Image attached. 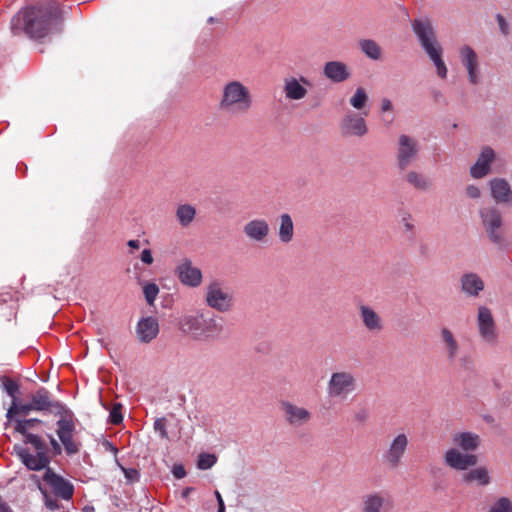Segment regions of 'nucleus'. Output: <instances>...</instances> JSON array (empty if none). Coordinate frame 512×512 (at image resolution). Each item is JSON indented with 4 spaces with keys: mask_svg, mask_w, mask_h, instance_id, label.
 <instances>
[{
    "mask_svg": "<svg viewBox=\"0 0 512 512\" xmlns=\"http://www.w3.org/2000/svg\"><path fill=\"white\" fill-rule=\"evenodd\" d=\"M0 388L9 398L5 416H28L40 413L52 416H72L69 407L43 386L27 385L20 378L0 376Z\"/></svg>",
    "mask_w": 512,
    "mask_h": 512,
    "instance_id": "f257e3e1",
    "label": "nucleus"
},
{
    "mask_svg": "<svg viewBox=\"0 0 512 512\" xmlns=\"http://www.w3.org/2000/svg\"><path fill=\"white\" fill-rule=\"evenodd\" d=\"M62 20V10L56 1L46 5L32 6L19 11L11 19L14 35L25 33L31 39H41L48 35L51 26Z\"/></svg>",
    "mask_w": 512,
    "mask_h": 512,
    "instance_id": "f03ea898",
    "label": "nucleus"
},
{
    "mask_svg": "<svg viewBox=\"0 0 512 512\" xmlns=\"http://www.w3.org/2000/svg\"><path fill=\"white\" fill-rule=\"evenodd\" d=\"M38 418H8L6 427L11 426L17 432L24 436V443L30 444L35 454L31 453L28 448L15 446L14 450L21 462L29 470H42L46 468L50 462V453L44 441L33 431L40 424Z\"/></svg>",
    "mask_w": 512,
    "mask_h": 512,
    "instance_id": "7ed1b4c3",
    "label": "nucleus"
},
{
    "mask_svg": "<svg viewBox=\"0 0 512 512\" xmlns=\"http://www.w3.org/2000/svg\"><path fill=\"white\" fill-rule=\"evenodd\" d=\"M253 105V97L249 88L239 80L226 82L218 100V110L231 117L249 113Z\"/></svg>",
    "mask_w": 512,
    "mask_h": 512,
    "instance_id": "20e7f679",
    "label": "nucleus"
},
{
    "mask_svg": "<svg viewBox=\"0 0 512 512\" xmlns=\"http://www.w3.org/2000/svg\"><path fill=\"white\" fill-rule=\"evenodd\" d=\"M180 330L197 340L215 338L222 326L215 318H205L203 314L185 315L179 321Z\"/></svg>",
    "mask_w": 512,
    "mask_h": 512,
    "instance_id": "39448f33",
    "label": "nucleus"
},
{
    "mask_svg": "<svg viewBox=\"0 0 512 512\" xmlns=\"http://www.w3.org/2000/svg\"><path fill=\"white\" fill-rule=\"evenodd\" d=\"M358 387L355 374L348 370H338L331 373L326 385L329 398L346 400Z\"/></svg>",
    "mask_w": 512,
    "mask_h": 512,
    "instance_id": "423d86ee",
    "label": "nucleus"
},
{
    "mask_svg": "<svg viewBox=\"0 0 512 512\" xmlns=\"http://www.w3.org/2000/svg\"><path fill=\"white\" fill-rule=\"evenodd\" d=\"M206 304L218 311L228 312L233 307L234 299L228 288H225L219 280L211 281L205 289Z\"/></svg>",
    "mask_w": 512,
    "mask_h": 512,
    "instance_id": "0eeeda50",
    "label": "nucleus"
},
{
    "mask_svg": "<svg viewBox=\"0 0 512 512\" xmlns=\"http://www.w3.org/2000/svg\"><path fill=\"white\" fill-rule=\"evenodd\" d=\"M394 507L395 501L390 494L376 491L363 497L361 512H392Z\"/></svg>",
    "mask_w": 512,
    "mask_h": 512,
    "instance_id": "6e6552de",
    "label": "nucleus"
},
{
    "mask_svg": "<svg viewBox=\"0 0 512 512\" xmlns=\"http://www.w3.org/2000/svg\"><path fill=\"white\" fill-rule=\"evenodd\" d=\"M419 145L416 139L400 135L397 151V165L401 171H405L418 158Z\"/></svg>",
    "mask_w": 512,
    "mask_h": 512,
    "instance_id": "1a4fd4ad",
    "label": "nucleus"
},
{
    "mask_svg": "<svg viewBox=\"0 0 512 512\" xmlns=\"http://www.w3.org/2000/svg\"><path fill=\"white\" fill-rule=\"evenodd\" d=\"M480 216L484 229L489 239L494 243H501L502 235V216L499 210L493 207L483 208L480 210Z\"/></svg>",
    "mask_w": 512,
    "mask_h": 512,
    "instance_id": "9d476101",
    "label": "nucleus"
},
{
    "mask_svg": "<svg viewBox=\"0 0 512 512\" xmlns=\"http://www.w3.org/2000/svg\"><path fill=\"white\" fill-rule=\"evenodd\" d=\"M412 29L426 53L440 46L436 40L435 32L429 19H414L412 21Z\"/></svg>",
    "mask_w": 512,
    "mask_h": 512,
    "instance_id": "9b49d317",
    "label": "nucleus"
},
{
    "mask_svg": "<svg viewBox=\"0 0 512 512\" xmlns=\"http://www.w3.org/2000/svg\"><path fill=\"white\" fill-rule=\"evenodd\" d=\"M359 318L366 331L372 334H379L385 328V322L372 306L360 303L357 306Z\"/></svg>",
    "mask_w": 512,
    "mask_h": 512,
    "instance_id": "f8f14e48",
    "label": "nucleus"
},
{
    "mask_svg": "<svg viewBox=\"0 0 512 512\" xmlns=\"http://www.w3.org/2000/svg\"><path fill=\"white\" fill-rule=\"evenodd\" d=\"M175 272L179 281L185 286L196 288L202 283V271L195 267L189 259L182 260L176 267Z\"/></svg>",
    "mask_w": 512,
    "mask_h": 512,
    "instance_id": "ddd939ff",
    "label": "nucleus"
},
{
    "mask_svg": "<svg viewBox=\"0 0 512 512\" xmlns=\"http://www.w3.org/2000/svg\"><path fill=\"white\" fill-rule=\"evenodd\" d=\"M310 82L304 76L300 78L286 77L283 81V93L285 98L290 101H298L304 99L308 90L306 86H309Z\"/></svg>",
    "mask_w": 512,
    "mask_h": 512,
    "instance_id": "4468645a",
    "label": "nucleus"
},
{
    "mask_svg": "<svg viewBox=\"0 0 512 512\" xmlns=\"http://www.w3.org/2000/svg\"><path fill=\"white\" fill-rule=\"evenodd\" d=\"M445 463L456 470L465 471L476 465L478 458L474 454L463 453L457 448H450L444 455Z\"/></svg>",
    "mask_w": 512,
    "mask_h": 512,
    "instance_id": "2eb2a0df",
    "label": "nucleus"
},
{
    "mask_svg": "<svg viewBox=\"0 0 512 512\" xmlns=\"http://www.w3.org/2000/svg\"><path fill=\"white\" fill-rule=\"evenodd\" d=\"M245 236L254 242H265L270 234V226L265 219L256 218L248 221L244 227Z\"/></svg>",
    "mask_w": 512,
    "mask_h": 512,
    "instance_id": "dca6fc26",
    "label": "nucleus"
},
{
    "mask_svg": "<svg viewBox=\"0 0 512 512\" xmlns=\"http://www.w3.org/2000/svg\"><path fill=\"white\" fill-rule=\"evenodd\" d=\"M74 424L71 419L62 418L58 422L57 434L61 440L67 454H76L79 450V444L74 440Z\"/></svg>",
    "mask_w": 512,
    "mask_h": 512,
    "instance_id": "f3484780",
    "label": "nucleus"
},
{
    "mask_svg": "<svg viewBox=\"0 0 512 512\" xmlns=\"http://www.w3.org/2000/svg\"><path fill=\"white\" fill-rule=\"evenodd\" d=\"M340 128L344 136L361 137L367 133V126L364 118L355 113L347 114L342 119Z\"/></svg>",
    "mask_w": 512,
    "mask_h": 512,
    "instance_id": "a211bd4d",
    "label": "nucleus"
},
{
    "mask_svg": "<svg viewBox=\"0 0 512 512\" xmlns=\"http://www.w3.org/2000/svg\"><path fill=\"white\" fill-rule=\"evenodd\" d=\"M478 328L485 341L493 342L495 340V323L491 311L487 307H480L478 310Z\"/></svg>",
    "mask_w": 512,
    "mask_h": 512,
    "instance_id": "6ab92c4d",
    "label": "nucleus"
},
{
    "mask_svg": "<svg viewBox=\"0 0 512 512\" xmlns=\"http://www.w3.org/2000/svg\"><path fill=\"white\" fill-rule=\"evenodd\" d=\"M43 479L52 488L54 493L61 498L68 500L72 497L73 486L50 469L45 472Z\"/></svg>",
    "mask_w": 512,
    "mask_h": 512,
    "instance_id": "aec40b11",
    "label": "nucleus"
},
{
    "mask_svg": "<svg viewBox=\"0 0 512 512\" xmlns=\"http://www.w3.org/2000/svg\"><path fill=\"white\" fill-rule=\"evenodd\" d=\"M137 337L142 343H150L159 333V324L154 317L141 319L136 328Z\"/></svg>",
    "mask_w": 512,
    "mask_h": 512,
    "instance_id": "412c9836",
    "label": "nucleus"
},
{
    "mask_svg": "<svg viewBox=\"0 0 512 512\" xmlns=\"http://www.w3.org/2000/svg\"><path fill=\"white\" fill-rule=\"evenodd\" d=\"M460 58L468 72L470 83H478V57L470 46H463L460 49Z\"/></svg>",
    "mask_w": 512,
    "mask_h": 512,
    "instance_id": "4be33fe9",
    "label": "nucleus"
},
{
    "mask_svg": "<svg viewBox=\"0 0 512 512\" xmlns=\"http://www.w3.org/2000/svg\"><path fill=\"white\" fill-rule=\"evenodd\" d=\"M407 445V436L405 434L397 435L391 442L389 449L386 452V461L393 467L397 466L405 453Z\"/></svg>",
    "mask_w": 512,
    "mask_h": 512,
    "instance_id": "5701e85b",
    "label": "nucleus"
},
{
    "mask_svg": "<svg viewBox=\"0 0 512 512\" xmlns=\"http://www.w3.org/2000/svg\"><path fill=\"white\" fill-rule=\"evenodd\" d=\"M323 74L334 83L344 82L350 77L347 65L340 61H329L325 63Z\"/></svg>",
    "mask_w": 512,
    "mask_h": 512,
    "instance_id": "b1692460",
    "label": "nucleus"
},
{
    "mask_svg": "<svg viewBox=\"0 0 512 512\" xmlns=\"http://www.w3.org/2000/svg\"><path fill=\"white\" fill-rule=\"evenodd\" d=\"M494 159V151L486 147L480 153L476 163L471 167V176L474 178H482L488 174L490 164Z\"/></svg>",
    "mask_w": 512,
    "mask_h": 512,
    "instance_id": "393cba45",
    "label": "nucleus"
},
{
    "mask_svg": "<svg viewBox=\"0 0 512 512\" xmlns=\"http://www.w3.org/2000/svg\"><path fill=\"white\" fill-rule=\"evenodd\" d=\"M453 443L463 451H475L480 445V438L472 432H458L452 437Z\"/></svg>",
    "mask_w": 512,
    "mask_h": 512,
    "instance_id": "a878e982",
    "label": "nucleus"
},
{
    "mask_svg": "<svg viewBox=\"0 0 512 512\" xmlns=\"http://www.w3.org/2000/svg\"><path fill=\"white\" fill-rule=\"evenodd\" d=\"M461 287L464 293L476 297L484 289V282L477 274L467 273L461 277Z\"/></svg>",
    "mask_w": 512,
    "mask_h": 512,
    "instance_id": "bb28decb",
    "label": "nucleus"
},
{
    "mask_svg": "<svg viewBox=\"0 0 512 512\" xmlns=\"http://www.w3.org/2000/svg\"><path fill=\"white\" fill-rule=\"evenodd\" d=\"M490 187L492 196L497 202H509L512 199V191L506 180L493 179Z\"/></svg>",
    "mask_w": 512,
    "mask_h": 512,
    "instance_id": "cd10ccee",
    "label": "nucleus"
},
{
    "mask_svg": "<svg viewBox=\"0 0 512 512\" xmlns=\"http://www.w3.org/2000/svg\"><path fill=\"white\" fill-rule=\"evenodd\" d=\"M278 237L281 243L287 244L294 237V223L292 217L288 213L279 216Z\"/></svg>",
    "mask_w": 512,
    "mask_h": 512,
    "instance_id": "c85d7f7f",
    "label": "nucleus"
},
{
    "mask_svg": "<svg viewBox=\"0 0 512 512\" xmlns=\"http://www.w3.org/2000/svg\"><path fill=\"white\" fill-rule=\"evenodd\" d=\"M463 480L466 483H476L479 486H487L491 483V476L486 467L480 466L465 473Z\"/></svg>",
    "mask_w": 512,
    "mask_h": 512,
    "instance_id": "c756f323",
    "label": "nucleus"
},
{
    "mask_svg": "<svg viewBox=\"0 0 512 512\" xmlns=\"http://www.w3.org/2000/svg\"><path fill=\"white\" fill-rule=\"evenodd\" d=\"M404 179L409 185L419 191H427L432 186V182L429 178L414 170L408 171Z\"/></svg>",
    "mask_w": 512,
    "mask_h": 512,
    "instance_id": "7c9ffc66",
    "label": "nucleus"
},
{
    "mask_svg": "<svg viewBox=\"0 0 512 512\" xmlns=\"http://www.w3.org/2000/svg\"><path fill=\"white\" fill-rule=\"evenodd\" d=\"M441 338L445 345L447 357L453 361L459 353V344L455 339L453 333L448 328L441 329Z\"/></svg>",
    "mask_w": 512,
    "mask_h": 512,
    "instance_id": "2f4dec72",
    "label": "nucleus"
},
{
    "mask_svg": "<svg viewBox=\"0 0 512 512\" xmlns=\"http://www.w3.org/2000/svg\"><path fill=\"white\" fill-rule=\"evenodd\" d=\"M196 209L190 204L179 205L176 210V217L182 227L189 226L195 219Z\"/></svg>",
    "mask_w": 512,
    "mask_h": 512,
    "instance_id": "473e14b6",
    "label": "nucleus"
},
{
    "mask_svg": "<svg viewBox=\"0 0 512 512\" xmlns=\"http://www.w3.org/2000/svg\"><path fill=\"white\" fill-rule=\"evenodd\" d=\"M427 55L429 58L433 61L436 69H437V75L444 79L447 77V67L442 60V48L441 46H438L431 51L427 52Z\"/></svg>",
    "mask_w": 512,
    "mask_h": 512,
    "instance_id": "72a5a7b5",
    "label": "nucleus"
},
{
    "mask_svg": "<svg viewBox=\"0 0 512 512\" xmlns=\"http://www.w3.org/2000/svg\"><path fill=\"white\" fill-rule=\"evenodd\" d=\"M427 55L429 58L433 61L436 69H437V75L444 79L447 77V67L442 60V48L441 46H438L431 51L427 52Z\"/></svg>",
    "mask_w": 512,
    "mask_h": 512,
    "instance_id": "f704fd0d",
    "label": "nucleus"
},
{
    "mask_svg": "<svg viewBox=\"0 0 512 512\" xmlns=\"http://www.w3.org/2000/svg\"><path fill=\"white\" fill-rule=\"evenodd\" d=\"M427 55L429 58L433 61L436 69H437V75L444 79L447 77V67L442 60V48L441 46H438L431 51L427 52Z\"/></svg>",
    "mask_w": 512,
    "mask_h": 512,
    "instance_id": "c9c22d12",
    "label": "nucleus"
},
{
    "mask_svg": "<svg viewBox=\"0 0 512 512\" xmlns=\"http://www.w3.org/2000/svg\"><path fill=\"white\" fill-rule=\"evenodd\" d=\"M359 46L361 51L369 58L373 60H378L381 57V48L374 41L370 39L361 40L359 42Z\"/></svg>",
    "mask_w": 512,
    "mask_h": 512,
    "instance_id": "e433bc0d",
    "label": "nucleus"
},
{
    "mask_svg": "<svg viewBox=\"0 0 512 512\" xmlns=\"http://www.w3.org/2000/svg\"><path fill=\"white\" fill-rule=\"evenodd\" d=\"M487 512H512V501L508 497H499L490 504Z\"/></svg>",
    "mask_w": 512,
    "mask_h": 512,
    "instance_id": "4c0bfd02",
    "label": "nucleus"
},
{
    "mask_svg": "<svg viewBox=\"0 0 512 512\" xmlns=\"http://www.w3.org/2000/svg\"><path fill=\"white\" fill-rule=\"evenodd\" d=\"M368 100L367 93L364 88L359 87L356 89L354 95L350 98V104L355 109H362Z\"/></svg>",
    "mask_w": 512,
    "mask_h": 512,
    "instance_id": "58836bf2",
    "label": "nucleus"
},
{
    "mask_svg": "<svg viewBox=\"0 0 512 512\" xmlns=\"http://www.w3.org/2000/svg\"><path fill=\"white\" fill-rule=\"evenodd\" d=\"M217 462V457L214 454L202 453L198 457L197 467L200 470L210 469Z\"/></svg>",
    "mask_w": 512,
    "mask_h": 512,
    "instance_id": "ea45409f",
    "label": "nucleus"
},
{
    "mask_svg": "<svg viewBox=\"0 0 512 512\" xmlns=\"http://www.w3.org/2000/svg\"><path fill=\"white\" fill-rule=\"evenodd\" d=\"M281 410L283 413L287 414L288 416H309V413L307 410H305L303 408H299L289 402H282Z\"/></svg>",
    "mask_w": 512,
    "mask_h": 512,
    "instance_id": "a19ab883",
    "label": "nucleus"
},
{
    "mask_svg": "<svg viewBox=\"0 0 512 512\" xmlns=\"http://www.w3.org/2000/svg\"><path fill=\"white\" fill-rule=\"evenodd\" d=\"M143 294L147 303L153 305L159 294V287L155 283H147L143 287Z\"/></svg>",
    "mask_w": 512,
    "mask_h": 512,
    "instance_id": "79ce46f5",
    "label": "nucleus"
},
{
    "mask_svg": "<svg viewBox=\"0 0 512 512\" xmlns=\"http://www.w3.org/2000/svg\"><path fill=\"white\" fill-rule=\"evenodd\" d=\"M21 298V293L17 290H10L5 293H0V302L6 303L9 301L18 302Z\"/></svg>",
    "mask_w": 512,
    "mask_h": 512,
    "instance_id": "37998d69",
    "label": "nucleus"
},
{
    "mask_svg": "<svg viewBox=\"0 0 512 512\" xmlns=\"http://www.w3.org/2000/svg\"><path fill=\"white\" fill-rule=\"evenodd\" d=\"M165 420L166 418H157L154 422L155 431H157L159 435L163 438L167 437V433L165 430Z\"/></svg>",
    "mask_w": 512,
    "mask_h": 512,
    "instance_id": "c03bdc74",
    "label": "nucleus"
},
{
    "mask_svg": "<svg viewBox=\"0 0 512 512\" xmlns=\"http://www.w3.org/2000/svg\"><path fill=\"white\" fill-rule=\"evenodd\" d=\"M496 20L498 22L501 32L504 35H508L509 34V25H508L506 19L501 14H497Z\"/></svg>",
    "mask_w": 512,
    "mask_h": 512,
    "instance_id": "a18cd8bd",
    "label": "nucleus"
},
{
    "mask_svg": "<svg viewBox=\"0 0 512 512\" xmlns=\"http://www.w3.org/2000/svg\"><path fill=\"white\" fill-rule=\"evenodd\" d=\"M172 474L174 475L175 478L182 479L186 476V470L183 465L176 464L172 468Z\"/></svg>",
    "mask_w": 512,
    "mask_h": 512,
    "instance_id": "49530a36",
    "label": "nucleus"
},
{
    "mask_svg": "<svg viewBox=\"0 0 512 512\" xmlns=\"http://www.w3.org/2000/svg\"><path fill=\"white\" fill-rule=\"evenodd\" d=\"M401 223H402V225H403V227L405 228L406 231H411L413 229V227H414V225L412 223V216L409 213H406L402 217Z\"/></svg>",
    "mask_w": 512,
    "mask_h": 512,
    "instance_id": "de8ad7c7",
    "label": "nucleus"
},
{
    "mask_svg": "<svg viewBox=\"0 0 512 512\" xmlns=\"http://www.w3.org/2000/svg\"><path fill=\"white\" fill-rule=\"evenodd\" d=\"M466 194L473 199L479 198L481 195L480 189L477 186L469 185L466 188Z\"/></svg>",
    "mask_w": 512,
    "mask_h": 512,
    "instance_id": "09e8293b",
    "label": "nucleus"
},
{
    "mask_svg": "<svg viewBox=\"0 0 512 512\" xmlns=\"http://www.w3.org/2000/svg\"><path fill=\"white\" fill-rule=\"evenodd\" d=\"M141 261L147 265H151L154 261L151 250L144 249L141 253Z\"/></svg>",
    "mask_w": 512,
    "mask_h": 512,
    "instance_id": "8fccbe9b",
    "label": "nucleus"
},
{
    "mask_svg": "<svg viewBox=\"0 0 512 512\" xmlns=\"http://www.w3.org/2000/svg\"><path fill=\"white\" fill-rule=\"evenodd\" d=\"M122 408L123 407L121 403L113 404L109 416H122Z\"/></svg>",
    "mask_w": 512,
    "mask_h": 512,
    "instance_id": "3c124183",
    "label": "nucleus"
},
{
    "mask_svg": "<svg viewBox=\"0 0 512 512\" xmlns=\"http://www.w3.org/2000/svg\"><path fill=\"white\" fill-rule=\"evenodd\" d=\"M51 450L54 455H58L61 453V447L59 443L53 438L50 437Z\"/></svg>",
    "mask_w": 512,
    "mask_h": 512,
    "instance_id": "603ef678",
    "label": "nucleus"
},
{
    "mask_svg": "<svg viewBox=\"0 0 512 512\" xmlns=\"http://www.w3.org/2000/svg\"><path fill=\"white\" fill-rule=\"evenodd\" d=\"M392 109V103L389 99H382L381 101V110L383 112L390 111Z\"/></svg>",
    "mask_w": 512,
    "mask_h": 512,
    "instance_id": "864d4df0",
    "label": "nucleus"
},
{
    "mask_svg": "<svg viewBox=\"0 0 512 512\" xmlns=\"http://www.w3.org/2000/svg\"><path fill=\"white\" fill-rule=\"evenodd\" d=\"M125 476L130 480H136L138 478V472L136 470H126L124 469Z\"/></svg>",
    "mask_w": 512,
    "mask_h": 512,
    "instance_id": "5fc2aeb1",
    "label": "nucleus"
},
{
    "mask_svg": "<svg viewBox=\"0 0 512 512\" xmlns=\"http://www.w3.org/2000/svg\"><path fill=\"white\" fill-rule=\"evenodd\" d=\"M0 512H13L8 504L0 497Z\"/></svg>",
    "mask_w": 512,
    "mask_h": 512,
    "instance_id": "6e6d98bb",
    "label": "nucleus"
},
{
    "mask_svg": "<svg viewBox=\"0 0 512 512\" xmlns=\"http://www.w3.org/2000/svg\"><path fill=\"white\" fill-rule=\"evenodd\" d=\"M127 245H128L130 248H132V249H139V247H140V242H139V240H134V239H132V240H129V241L127 242Z\"/></svg>",
    "mask_w": 512,
    "mask_h": 512,
    "instance_id": "4d7b16f0",
    "label": "nucleus"
},
{
    "mask_svg": "<svg viewBox=\"0 0 512 512\" xmlns=\"http://www.w3.org/2000/svg\"><path fill=\"white\" fill-rule=\"evenodd\" d=\"M214 494H215V497H216L217 502H218V507L225 506L223 498H222L221 494L219 493V491H215Z\"/></svg>",
    "mask_w": 512,
    "mask_h": 512,
    "instance_id": "13d9d810",
    "label": "nucleus"
},
{
    "mask_svg": "<svg viewBox=\"0 0 512 512\" xmlns=\"http://www.w3.org/2000/svg\"><path fill=\"white\" fill-rule=\"evenodd\" d=\"M46 505H47V507H48V508H50V509H55V508H57L56 503H55V502H53V501H50V500H47V501H46Z\"/></svg>",
    "mask_w": 512,
    "mask_h": 512,
    "instance_id": "bf43d9fd",
    "label": "nucleus"
},
{
    "mask_svg": "<svg viewBox=\"0 0 512 512\" xmlns=\"http://www.w3.org/2000/svg\"><path fill=\"white\" fill-rule=\"evenodd\" d=\"M111 419V423L114 424V425H119L123 418H110Z\"/></svg>",
    "mask_w": 512,
    "mask_h": 512,
    "instance_id": "052dcab7",
    "label": "nucleus"
},
{
    "mask_svg": "<svg viewBox=\"0 0 512 512\" xmlns=\"http://www.w3.org/2000/svg\"><path fill=\"white\" fill-rule=\"evenodd\" d=\"M192 491V488H185L182 492V496L184 498L188 497V495L190 494V492Z\"/></svg>",
    "mask_w": 512,
    "mask_h": 512,
    "instance_id": "680f3d73",
    "label": "nucleus"
},
{
    "mask_svg": "<svg viewBox=\"0 0 512 512\" xmlns=\"http://www.w3.org/2000/svg\"><path fill=\"white\" fill-rule=\"evenodd\" d=\"M218 512H225V506L218 507Z\"/></svg>",
    "mask_w": 512,
    "mask_h": 512,
    "instance_id": "e2e57ef3",
    "label": "nucleus"
},
{
    "mask_svg": "<svg viewBox=\"0 0 512 512\" xmlns=\"http://www.w3.org/2000/svg\"><path fill=\"white\" fill-rule=\"evenodd\" d=\"M84 512H91V511H89V510H85Z\"/></svg>",
    "mask_w": 512,
    "mask_h": 512,
    "instance_id": "0e129e2a",
    "label": "nucleus"
}]
</instances>
